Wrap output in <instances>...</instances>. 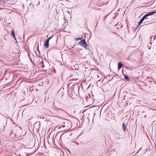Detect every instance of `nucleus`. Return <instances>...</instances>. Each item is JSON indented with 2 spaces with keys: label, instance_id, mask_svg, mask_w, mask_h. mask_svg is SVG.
I'll use <instances>...</instances> for the list:
<instances>
[{
  "label": "nucleus",
  "instance_id": "cd10ccee",
  "mask_svg": "<svg viewBox=\"0 0 156 156\" xmlns=\"http://www.w3.org/2000/svg\"><path fill=\"white\" fill-rule=\"evenodd\" d=\"M76 144H78V143H76Z\"/></svg>",
  "mask_w": 156,
  "mask_h": 156
},
{
  "label": "nucleus",
  "instance_id": "20e7f679",
  "mask_svg": "<svg viewBox=\"0 0 156 156\" xmlns=\"http://www.w3.org/2000/svg\"><path fill=\"white\" fill-rule=\"evenodd\" d=\"M148 19V17H147L146 15H145L140 20V21L142 22H143L144 20H147Z\"/></svg>",
  "mask_w": 156,
  "mask_h": 156
},
{
  "label": "nucleus",
  "instance_id": "f8f14e48",
  "mask_svg": "<svg viewBox=\"0 0 156 156\" xmlns=\"http://www.w3.org/2000/svg\"><path fill=\"white\" fill-rule=\"evenodd\" d=\"M52 37H49L46 40H48L49 41V40L52 38Z\"/></svg>",
  "mask_w": 156,
  "mask_h": 156
},
{
  "label": "nucleus",
  "instance_id": "423d86ee",
  "mask_svg": "<svg viewBox=\"0 0 156 156\" xmlns=\"http://www.w3.org/2000/svg\"><path fill=\"white\" fill-rule=\"evenodd\" d=\"M122 128L124 131H125L126 129V130L128 131V129H127L126 126L125 125L124 123H123L122 125Z\"/></svg>",
  "mask_w": 156,
  "mask_h": 156
},
{
  "label": "nucleus",
  "instance_id": "a211bd4d",
  "mask_svg": "<svg viewBox=\"0 0 156 156\" xmlns=\"http://www.w3.org/2000/svg\"><path fill=\"white\" fill-rule=\"evenodd\" d=\"M65 133H63L61 135V137Z\"/></svg>",
  "mask_w": 156,
  "mask_h": 156
},
{
  "label": "nucleus",
  "instance_id": "9b49d317",
  "mask_svg": "<svg viewBox=\"0 0 156 156\" xmlns=\"http://www.w3.org/2000/svg\"><path fill=\"white\" fill-rule=\"evenodd\" d=\"M142 23V22H141V21H140V20L139 22L138 23V27H139L140 25V24Z\"/></svg>",
  "mask_w": 156,
  "mask_h": 156
},
{
  "label": "nucleus",
  "instance_id": "7ed1b4c3",
  "mask_svg": "<svg viewBox=\"0 0 156 156\" xmlns=\"http://www.w3.org/2000/svg\"><path fill=\"white\" fill-rule=\"evenodd\" d=\"M49 41H48V40H46L45 42L44 43V46L47 48L49 47Z\"/></svg>",
  "mask_w": 156,
  "mask_h": 156
},
{
  "label": "nucleus",
  "instance_id": "4468645a",
  "mask_svg": "<svg viewBox=\"0 0 156 156\" xmlns=\"http://www.w3.org/2000/svg\"><path fill=\"white\" fill-rule=\"evenodd\" d=\"M109 14H108V15H107L106 16H105V17L104 18V20H105L106 18H107V17L108 16V15Z\"/></svg>",
  "mask_w": 156,
  "mask_h": 156
},
{
  "label": "nucleus",
  "instance_id": "39448f33",
  "mask_svg": "<svg viewBox=\"0 0 156 156\" xmlns=\"http://www.w3.org/2000/svg\"><path fill=\"white\" fill-rule=\"evenodd\" d=\"M118 69L119 70L122 68L123 65L121 62H119L118 63Z\"/></svg>",
  "mask_w": 156,
  "mask_h": 156
},
{
  "label": "nucleus",
  "instance_id": "f257e3e1",
  "mask_svg": "<svg viewBox=\"0 0 156 156\" xmlns=\"http://www.w3.org/2000/svg\"><path fill=\"white\" fill-rule=\"evenodd\" d=\"M78 44L84 48H86L88 46L87 43L86 42L85 39H83L78 42Z\"/></svg>",
  "mask_w": 156,
  "mask_h": 156
},
{
  "label": "nucleus",
  "instance_id": "c756f323",
  "mask_svg": "<svg viewBox=\"0 0 156 156\" xmlns=\"http://www.w3.org/2000/svg\"><path fill=\"white\" fill-rule=\"evenodd\" d=\"M146 115H145V117H146Z\"/></svg>",
  "mask_w": 156,
  "mask_h": 156
},
{
  "label": "nucleus",
  "instance_id": "393cba45",
  "mask_svg": "<svg viewBox=\"0 0 156 156\" xmlns=\"http://www.w3.org/2000/svg\"><path fill=\"white\" fill-rule=\"evenodd\" d=\"M97 76H98V77H99V76L98 75H97Z\"/></svg>",
  "mask_w": 156,
  "mask_h": 156
},
{
  "label": "nucleus",
  "instance_id": "ddd939ff",
  "mask_svg": "<svg viewBox=\"0 0 156 156\" xmlns=\"http://www.w3.org/2000/svg\"><path fill=\"white\" fill-rule=\"evenodd\" d=\"M61 127H62V128H63V127H65V125H62L60 127H59V129H60V128H61Z\"/></svg>",
  "mask_w": 156,
  "mask_h": 156
},
{
  "label": "nucleus",
  "instance_id": "6ab92c4d",
  "mask_svg": "<svg viewBox=\"0 0 156 156\" xmlns=\"http://www.w3.org/2000/svg\"><path fill=\"white\" fill-rule=\"evenodd\" d=\"M3 0H0V3L2 2V1H3Z\"/></svg>",
  "mask_w": 156,
  "mask_h": 156
},
{
  "label": "nucleus",
  "instance_id": "c85d7f7f",
  "mask_svg": "<svg viewBox=\"0 0 156 156\" xmlns=\"http://www.w3.org/2000/svg\"><path fill=\"white\" fill-rule=\"evenodd\" d=\"M152 44V43L151 42V44Z\"/></svg>",
  "mask_w": 156,
  "mask_h": 156
},
{
  "label": "nucleus",
  "instance_id": "bb28decb",
  "mask_svg": "<svg viewBox=\"0 0 156 156\" xmlns=\"http://www.w3.org/2000/svg\"><path fill=\"white\" fill-rule=\"evenodd\" d=\"M31 4V3H30V5Z\"/></svg>",
  "mask_w": 156,
  "mask_h": 156
},
{
  "label": "nucleus",
  "instance_id": "b1692460",
  "mask_svg": "<svg viewBox=\"0 0 156 156\" xmlns=\"http://www.w3.org/2000/svg\"><path fill=\"white\" fill-rule=\"evenodd\" d=\"M146 23V22H144V23Z\"/></svg>",
  "mask_w": 156,
  "mask_h": 156
},
{
  "label": "nucleus",
  "instance_id": "f3484780",
  "mask_svg": "<svg viewBox=\"0 0 156 156\" xmlns=\"http://www.w3.org/2000/svg\"><path fill=\"white\" fill-rule=\"evenodd\" d=\"M63 19H64V20L65 21H66V20L65 16L64 17Z\"/></svg>",
  "mask_w": 156,
  "mask_h": 156
},
{
  "label": "nucleus",
  "instance_id": "2eb2a0df",
  "mask_svg": "<svg viewBox=\"0 0 156 156\" xmlns=\"http://www.w3.org/2000/svg\"><path fill=\"white\" fill-rule=\"evenodd\" d=\"M155 38H156V35L153 38V40H154Z\"/></svg>",
  "mask_w": 156,
  "mask_h": 156
},
{
  "label": "nucleus",
  "instance_id": "412c9836",
  "mask_svg": "<svg viewBox=\"0 0 156 156\" xmlns=\"http://www.w3.org/2000/svg\"><path fill=\"white\" fill-rule=\"evenodd\" d=\"M147 22H148V19L147 20H145Z\"/></svg>",
  "mask_w": 156,
  "mask_h": 156
},
{
  "label": "nucleus",
  "instance_id": "aec40b11",
  "mask_svg": "<svg viewBox=\"0 0 156 156\" xmlns=\"http://www.w3.org/2000/svg\"><path fill=\"white\" fill-rule=\"evenodd\" d=\"M6 1L5 2V0H4V1L3 2H4V3H6Z\"/></svg>",
  "mask_w": 156,
  "mask_h": 156
},
{
  "label": "nucleus",
  "instance_id": "a878e982",
  "mask_svg": "<svg viewBox=\"0 0 156 156\" xmlns=\"http://www.w3.org/2000/svg\"><path fill=\"white\" fill-rule=\"evenodd\" d=\"M152 37H151V39L152 38Z\"/></svg>",
  "mask_w": 156,
  "mask_h": 156
},
{
  "label": "nucleus",
  "instance_id": "5701e85b",
  "mask_svg": "<svg viewBox=\"0 0 156 156\" xmlns=\"http://www.w3.org/2000/svg\"><path fill=\"white\" fill-rule=\"evenodd\" d=\"M151 47H149V48H149V49H151Z\"/></svg>",
  "mask_w": 156,
  "mask_h": 156
},
{
  "label": "nucleus",
  "instance_id": "0eeeda50",
  "mask_svg": "<svg viewBox=\"0 0 156 156\" xmlns=\"http://www.w3.org/2000/svg\"><path fill=\"white\" fill-rule=\"evenodd\" d=\"M11 35L13 37H14L16 41V38L15 37V33L14 30H12L11 31Z\"/></svg>",
  "mask_w": 156,
  "mask_h": 156
},
{
  "label": "nucleus",
  "instance_id": "6e6552de",
  "mask_svg": "<svg viewBox=\"0 0 156 156\" xmlns=\"http://www.w3.org/2000/svg\"><path fill=\"white\" fill-rule=\"evenodd\" d=\"M124 78L126 80H128L129 79V77L127 75H125Z\"/></svg>",
  "mask_w": 156,
  "mask_h": 156
},
{
  "label": "nucleus",
  "instance_id": "dca6fc26",
  "mask_svg": "<svg viewBox=\"0 0 156 156\" xmlns=\"http://www.w3.org/2000/svg\"><path fill=\"white\" fill-rule=\"evenodd\" d=\"M86 48V49H88V50H89L90 51V48H89V47L87 48V47L86 48Z\"/></svg>",
  "mask_w": 156,
  "mask_h": 156
},
{
  "label": "nucleus",
  "instance_id": "1a4fd4ad",
  "mask_svg": "<svg viewBox=\"0 0 156 156\" xmlns=\"http://www.w3.org/2000/svg\"><path fill=\"white\" fill-rule=\"evenodd\" d=\"M82 38V37H80V38H76L75 39V40L78 41L81 40Z\"/></svg>",
  "mask_w": 156,
  "mask_h": 156
},
{
  "label": "nucleus",
  "instance_id": "9d476101",
  "mask_svg": "<svg viewBox=\"0 0 156 156\" xmlns=\"http://www.w3.org/2000/svg\"><path fill=\"white\" fill-rule=\"evenodd\" d=\"M142 23V22H141V21H140V20L139 22L138 23V27H139L140 25V24Z\"/></svg>",
  "mask_w": 156,
  "mask_h": 156
},
{
  "label": "nucleus",
  "instance_id": "4be33fe9",
  "mask_svg": "<svg viewBox=\"0 0 156 156\" xmlns=\"http://www.w3.org/2000/svg\"><path fill=\"white\" fill-rule=\"evenodd\" d=\"M44 65L43 66H42V67L44 68Z\"/></svg>",
  "mask_w": 156,
  "mask_h": 156
},
{
  "label": "nucleus",
  "instance_id": "f03ea898",
  "mask_svg": "<svg viewBox=\"0 0 156 156\" xmlns=\"http://www.w3.org/2000/svg\"><path fill=\"white\" fill-rule=\"evenodd\" d=\"M156 13V11H152V12H149L147 14H146L145 15L147 17V16H150Z\"/></svg>",
  "mask_w": 156,
  "mask_h": 156
}]
</instances>
